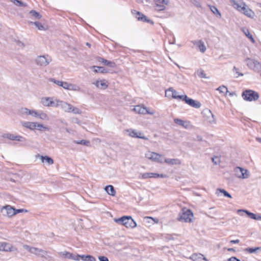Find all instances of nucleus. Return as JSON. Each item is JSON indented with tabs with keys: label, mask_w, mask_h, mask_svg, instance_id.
I'll return each mask as SVG.
<instances>
[{
	"label": "nucleus",
	"mask_w": 261,
	"mask_h": 261,
	"mask_svg": "<svg viewBox=\"0 0 261 261\" xmlns=\"http://www.w3.org/2000/svg\"><path fill=\"white\" fill-rule=\"evenodd\" d=\"M56 107H61V108L65 112H72L74 114H80L81 113L80 110L72 106L71 105L61 101L58 99H56Z\"/></svg>",
	"instance_id": "1"
},
{
	"label": "nucleus",
	"mask_w": 261,
	"mask_h": 261,
	"mask_svg": "<svg viewBox=\"0 0 261 261\" xmlns=\"http://www.w3.org/2000/svg\"><path fill=\"white\" fill-rule=\"evenodd\" d=\"M114 221L128 228H134L137 226V223L130 216H123L119 219H115Z\"/></svg>",
	"instance_id": "2"
},
{
	"label": "nucleus",
	"mask_w": 261,
	"mask_h": 261,
	"mask_svg": "<svg viewBox=\"0 0 261 261\" xmlns=\"http://www.w3.org/2000/svg\"><path fill=\"white\" fill-rule=\"evenodd\" d=\"M193 218L194 215L192 211L189 209L184 208L182 209V212L179 215L178 220L181 222L191 223L193 221Z\"/></svg>",
	"instance_id": "3"
},
{
	"label": "nucleus",
	"mask_w": 261,
	"mask_h": 261,
	"mask_svg": "<svg viewBox=\"0 0 261 261\" xmlns=\"http://www.w3.org/2000/svg\"><path fill=\"white\" fill-rule=\"evenodd\" d=\"M243 98L247 101H255L258 99V94L252 90H246L244 91L242 95Z\"/></svg>",
	"instance_id": "4"
},
{
	"label": "nucleus",
	"mask_w": 261,
	"mask_h": 261,
	"mask_svg": "<svg viewBox=\"0 0 261 261\" xmlns=\"http://www.w3.org/2000/svg\"><path fill=\"white\" fill-rule=\"evenodd\" d=\"M202 114L205 121H206L211 124H216V119L215 116L210 109H204L202 112Z\"/></svg>",
	"instance_id": "5"
},
{
	"label": "nucleus",
	"mask_w": 261,
	"mask_h": 261,
	"mask_svg": "<svg viewBox=\"0 0 261 261\" xmlns=\"http://www.w3.org/2000/svg\"><path fill=\"white\" fill-rule=\"evenodd\" d=\"M51 58L48 55H43L37 57L35 60L37 65L40 66H46L51 61Z\"/></svg>",
	"instance_id": "6"
},
{
	"label": "nucleus",
	"mask_w": 261,
	"mask_h": 261,
	"mask_svg": "<svg viewBox=\"0 0 261 261\" xmlns=\"http://www.w3.org/2000/svg\"><path fill=\"white\" fill-rule=\"evenodd\" d=\"M145 157L149 160L160 163L163 162V156L162 154L149 151L145 154Z\"/></svg>",
	"instance_id": "7"
},
{
	"label": "nucleus",
	"mask_w": 261,
	"mask_h": 261,
	"mask_svg": "<svg viewBox=\"0 0 261 261\" xmlns=\"http://www.w3.org/2000/svg\"><path fill=\"white\" fill-rule=\"evenodd\" d=\"M247 66L251 69L257 71L261 68L259 62L250 58H246L245 60Z\"/></svg>",
	"instance_id": "8"
},
{
	"label": "nucleus",
	"mask_w": 261,
	"mask_h": 261,
	"mask_svg": "<svg viewBox=\"0 0 261 261\" xmlns=\"http://www.w3.org/2000/svg\"><path fill=\"white\" fill-rule=\"evenodd\" d=\"M235 174L237 177L241 179H246L249 176V172L247 169L237 167L234 169Z\"/></svg>",
	"instance_id": "9"
},
{
	"label": "nucleus",
	"mask_w": 261,
	"mask_h": 261,
	"mask_svg": "<svg viewBox=\"0 0 261 261\" xmlns=\"http://www.w3.org/2000/svg\"><path fill=\"white\" fill-rule=\"evenodd\" d=\"M154 3V9L157 11H164L169 3V0H153Z\"/></svg>",
	"instance_id": "10"
},
{
	"label": "nucleus",
	"mask_w": 261,
	"mask_h": 261,
	"mask_svg": "<svg viewBox=\"0 0 261 261\" xmlns=\"http://www.w3.org/2000/svg\"><path fill=\"white\" fill-rule=\"evenodd\" d=\"M132 13L135 16L136 18L139 21H141L143 22H147L151 24H153L154 23L153 21L152 20L147 18L145 15L140 13V12L137 11L135 10H133L132 11Z\"/></svg>",
	"instance_id": "11"
},
{
	"label": "nucleus",
	"mask_w": 261,
	"mask_h": 261,
	"mask_svg": "<svg viewBox=\"0 0 261 261\" xmlns=\"http://www.w3.org/2000/svg\"><path fill=\"white\" fill-rule=\"evenodd\" d=\"M41 103L44 107H56V99L54 101L53 97H44L41 99Z\"/></svg>",
	"instance_id": "12"
},
{
	"label": "nucleus",
	"mask_w": 261,
	"mask_h": 261,
	"mask_svg": "<svg viewBox=\"0 0 261 261\" xmlns=\"http://www.w3.org/2000/svg\"><path fill=\"white\" fill-rule=\"evenodd\" d=\"M237 6V9L242 12L245 15L249 17H252L254 15L253 12L250 9L246 8L245 4H242V5H239V4H235Z\"/></svg>",
	"instance_id": "13"
},
{
	"label": "nucleus",
	"mask_w": 261,
	"mask_h": 261,
	"mask_svg": "<svg viewBox=\"0 0 261 261\" xmlns=\"http://www.w3.org/2000/svg\"><path fill=\"white\" fill-rule=\"evenodd\" d=\"M133 110L136 113L138 114H151L153 115L154 113V112L153 111H150L148 110V109L146 107H145L144 106H141L140 105L136 106L133 109Z\"/></svg>",
	"instance_id": "14"
},
{
	"label": "nucleus",
	"mask_w": 261,
	"mask_h": 261,
	"mask_svg": "<svg viewBox=\"0 0 261 261\" xmlns=\"http://www.w3.org/2000/svg\"><path fill=\"white\" fill-rule=\"evenodd\" d=\"M169 93H171V97L174 99H178L183 100L184 95H178V92L175 90L173 88H169L168 90H166L165 95L167 97H169L170 95H169Z\"/></svg>",
	"instance_id": "15"
},
{
	"label": "nucleus",
	"mask_w": 261,
	"mask_h": 261,
	"mask_svg": "<svg viewBox=\"0 0 261 261\" xmlns=\"http://www.w3.org/2000/svg\"><path fill=\"white\" fill-rule=\"evenodd\" d=\"M182 100L185 101L186 103L190 106L195 108L197 109L201 107V103L200 102L189 98L186 95H184V99Z\"/></svg>",
	"instance_id": "16"
},
{
	"label": "nucleus",
	"mask_w": 261,
	"mask_h": 261,
	"mask_svg": "<svg viewBox=\"0 0 261 261\" xmlns=\"http://www.w3.org/2000/svg\"><path fill=\"white\" fill-rule=\"evenodd\" d=\"M17 249L8 243L0 242V251L11 252L16 251Z\"/></svg>",
	"instance_id": "17"
},
{
	"label": "nucleus",
	"mask_w": 261,
	"mask_h": 261,
	"mask_svg": "<svg viewBox=\"0 0 261 261\" xmlns=\"http://www.w3.org/2000/svg\"><path fill=\"white\" fill-rule=\"evenodd\" d=\"M242 213H246L248 215V216L251 219L255 220H261V216L259 215H256L254 213H251L249 211L245 210H238V213L240 215H243V214H242Z\"/></svg>",
	"instance_id": "18"
},
{
	"label": "nucleus",
	"mask_w": 261,
	"mask_h": 261,
	"mask_svg": "<svg viewBox=\"0 0 261 261\" xmlns=\"http://www.w3.org/2000/svg\"><path fill=\"white\" fill-rule=\"evenodd\" d=\"M127 132L128 133V135L132 137L141 138L144 140L148 139L145 136H142V133L141 132H138L132 129H128Z\"/></svg>",
	"instance_id": "19"
},
{
	"label": "nucleus",
	"mask_w": 261,
	"mask_h": 261,
	"mask_svg": "<svg viewBox=\"0 0 261 261\" xmlns=\"http://www.w3.org/2000/svg\"><path fill=\"white\" fill-rule=\"evenodd\" d=\"M38 111L35 110H30L27 108H22L20 110V113L22 115H30L34 117H37Z\"/></svg>",
	"instance_id": "20"
},
{
	"label": "nucleus",
	"mask_w": 261,
	"mask_h": 261,
	"mask_svg": "<svg viewBox=\"0 0 261 261\" xmlns=\"http://www.w3.org/2000/svg\"><path fill=\"white\" fill-rule=\"evenodd\" d=\"M174 122L180 125L186 129H188L192 127V125L191 124V122L189 121H185L180 119H174Z\"/></svg>",
	"instance_id": "21"
},
{
	"label": "nucleus",
	"mask_w": 261,
	"mask_h": 261,
	"mask_svg": "<svg viewBox=\"0 0 261 261\" xmlns=\"http://www.w3.org/2000/svg\"><path fill=\"white\" fill-rule=\"evenodd\" d=\"M4 137L11 140H17L20 142L24 141L25 140L24 138L22 136L19 135H14L11 134H5L4 135Z\"/></svg>",
	"instance_id": "22"
},
{
	"label": "nucleus",
	"mask_w": 261,
	"mask_h": 261,
	"mask_svg": "<svg viewBox=\"0 0 261 261\" xmlns=\"http://www.w3.org/2000/svg\"><path fill=\"white\" fill-rule=\"evenodd\" d=\"M3 210L6 211L7 215L8 217H11L17 214L16 209L13 208L10 205H7L3 207Z\"/></svg>",
	"instance_id": "23"
},
{
	"label": "nucleus",
	"mask_w": 261,
	"mask_h": 261,
	"mask_svg": "<svg viewBox=\"0 0 261 261\" xmlns=\"http://www.w3.org/2000/svg\"><path fill=\"white\" fill-rule=\"evenodd\" d=\"M192 43L198 46L199 50L203 53L205 51L206 48L204 42L201 40L193 41Z\"/></svg>",
	"instance_id": "24"
},
{
	"label": "nucleus",
	"mask_w": 261,
	"mask_h": 261,
	"mask_svg": "<svg viewBox=\"0 0 261 261\" xmlns=\"http://www.w3.org/2000/svg\"><path fill=\"white\" fill-rule=\"evenodd\" d=\"M95 86L98 88L101 89H106L108 87V84H107L105 80L96 81L95 82L93 83Z\"/></svg>",
	"instance_id": "25"
},
{
	"label": "nucleus",
	"mask_w": 261,
	"mask_h": 261,
	"mask_svg": "<svg viewBox=\"0 0 261 261\" xmlns=\"http://www.w3.org/2000/svg\"><path fill=\"white\" fill-rule=\"evenodd\" d=\"M31 253L42 257L44 256L46 254L44 250L35 247H33V249H31Z\"/></svg>",
	"instance_id": "26"
},
{
	"label": "nucleus",
	"mask_w": 261,
	"mask_h": 261,
	"mask_svg": "<svg viewBox=\"0 0 261 261\" xmlns=\"http://www.w3.org/2000/svg\"><path fill=\"white\" fill-rule=\"evenodd\" d=\"M191 258L193 261H208L204 256L201 254H193L191 256Z\"/></svg>",
	"instance_id": "27"
},
{
	"label": "nucleus",
	"mask_w": 261,
	"mask_h": 261,
	"mask_svg": "<svg viewBox=\"0 0 261 261\" xmlns=\"http://www.w3.org/2000/svg\"><path fill=\"white\" fill-rule=\"evenodd\" d=\"M22 125L30 130H34L36 128L35 122L24 121L21 122Z\"/></svg>",
	"instance_id": "28"
},
{
	"label": "nucleus",
	"mask_w": 261,
	"mask_h": 261,
	"mask_svg": "<svg viewBox=\"0 0 261 261\" xmlns=\"http://www.w3.org/2000/svg\"><path fill=\"white\" fill-rule=\"evenodd\" d=\"M164 162L171 165H180L181 164L180 161L178 159H166Z\"/></svg>",
	"instance_id": "29"
},
{
	"label": "nucleus",
	"mask_w": 261,
	"mask_h": 261,
	"mask_svg": "<svg viewBox=\"0 0 261 261\" xmlns=\"http://www.w3.org/2000/svg\"><path fill=\"white\" fill-rule=\"evenodd\" d=\"M105 190L106 192L110 195L114 196L116 194V192L114 188V187L112 185L107 186L105 188Z\"/></svg>",
	"instance_id": "30"
},
{
	"label": "nucleus",
	"mask_w": 261,
	"mask_h": 261,
	"mask_svg": "<svg viewBox=\"0 0 261 261\" xmlns=\"http://www.w3.org/2000/svg\"><path fill=\"white\" fill-rule=\"evenodd\" d=\"M38 156L40 158V160L43 163L46 162L49 165L54 164L53 160L48 156L39 155Z\"/></svg>",
	"instance_id": "31"
},
{
	"label": "nucleus",
	"mask_w": 261,
	"mask_h": 261,
	"mask_svg": "<svg viewBox=\"0 0 261 261\" xmlns=\"http://www.w3.org/2000/svg\"><path fill=\"white\" fill-rule=\"evenodd\" d=\"M98 61L101 62L104 65L108 66L112 68H114L116 66V64L114 62L108 61L102 58H99V59H98Z\"/></svg>",
	"instance_id": "32"
},
{
	"label": "nucleus",
	"mask_w": 261,
	"mask_h": 261,
	"mask_svg": "<svg viewBox=\"0 0 261 261\" xmlns=\"http://www.w3.org/2000/svg\"><path fill=\"white\" fill-rule=\"evenodd\" d=\"M241 30L244 33L245 36L246 37H247L249 39H250V40L252 43H255V41L252 35L250 33V32L248 29L243 28L241 29Z\"/></svg>",
	"instance_id": "33"
},
{
	"label": "nucleus",
	"mask_w": 261,
	"mask_h": 261,
	"mask_svg": "<svg viewBox=\"0 0 261 261\" xmlns=\"http://www.w3.org/2000/svg\"><path fill=\"white\" fill-rule=\"evenodd\" d=\"M92 68L93 69V71L95 73L100 72L105 73L108 72V71L103 67L93 66L92 67Z\"/></svg>",
	"instance_id": "34"
},
{
	"label": "nucleus",
	"mask_w": 261,
	"mask_h": 261,
	"mask_svg": "<svg viewBox=\"0 0 261 261\" xmlns=\"http://www.w3.org/2000/svg\"><path fill=\"white\" fill-rule=\"evenodd\" d=\"M37 117L42 120H48L49 119L47 115L42 111H38Z\"/></svg>",
	"instance_id": "35"
},
{
	"label": "nucleus",
	"mask_w": 261,
	"mask_h": 261,
	"mask_svg": "<svg viewBox=\"0 0 261 261\" xmlns=\"http://www.w3.org/2000/svg\"><path fill=\"white\" fill-rule=\"evenodd\" d=\"M36 128L40 131H47L49 130V128L47 126H44L41 123L35 122Z\"/></svg>",
	"instance_id": "36"
},
{
	"label": "nucleus",
	"mask_w": 261,
	"mask_h": 261,
	"mask_svg": "<svg viewBox=\"0 0 261 261\" xmlns=\"http://www.w3.org/2000/svg\"><path fill=\"white\" fill-rule=\"evenodd\" d=\"M216 193L218 196H219L220 193H222L225 197L231 198V196L230 195V194H229L227 191H226L224 189H218L217 190Z\"/></svg>",
	"instance_id": "37"
},
{
	"label": "nucleus",
	"mask_w": 261,
	"mask_h": 261,
	"mask_svg": "<svg viewBox=\"0 0 261 261\" xmlns=\"http://www.w3.org/2000/svg\"><path fill=\"white\" fill-rule=\"evenodd\" d=\"M196 74L200 78L208 79L206 74L205 73L204 70L202 69H199L196 71Z\"/></svg>",
	"instance_id": "38"
},
{
	"label": "nucleus",
	"mask_w": 261,
	"mask_h": 261,
	"mask_svg": "<svg viewBox=\"0 0 261 261\" xmlns=\"http://www.w3.org/2000/svg\"><path fill=\"white\" fill-rule=\"evenodd\" d=\"M68 90L74 91H79L81 90V88L77 85L69 83Z\"/></svg>",
	"instance_id": "39"
},
{
	"label": "nucleus",
	"mask_w": 261,
	"mask_h": 261,
	"mask_svg": "<svg viewBox=\"0 0 261 261\" xmlns=\"http://www.w3.org/2000/svg\"><path fill=\"white\" fill-rule=\"evenodd\" d=\"M11 2L14 3L15 5L20 7H27V5L26 3H24L22 1L19 0H10Z\"/></svg>",
	"instance_id": "40"
},
{
	"label": "nucleus",
	"mask_w": 261,
	"mask_h": 261,
	"mask_svg": "<svg viewBox=\"0 0 261 261\" xmlns=\"http://www.w3.org/2000/svg\"><path fill=\"white\" fill-rule=\"evenodd\" d=\"M74 142L77 144H81L86 146H89L90 145V142L89 141L82 140L80 141H74Z\"/></svg>",
	"instance_id": "41"
},
{
	"label": "nucleus",
	"mask_w": 261,
	"mask_h": 261,
	"mask_svg": "<svg viewBox=\"0 0 261 261\" xmlns=\"http://www.w3.org/2000/svg\"><path fill=\"white\" fill-rule=\"evenodd\" d=\"M30 14L36 19H39L41 18V15L35 10H31Z\"/></svg>",
	"instance_id": "42"
},
{
	"label": "nucleus",
	"mask_w": 261,
	"mask_h": 261,
	"mask_svg": "<svg viewBox=\"0 0 261 261\" xmlns=\"http://www.w3.org/2000/svg\"><path fill=\"white\" fill-rule=\"evenodd\" d=\"M166 176H167L165 174H160L155 173H151L150 178H159V177L165 178Z\"/></svg>",
	"instance_id": "43"
},
{
	"label": "nucleus",
	"mask_w": 261,
	"mask_h": 261,
	"mask_svg": "<svg viewBox=\"0 0 261 261\" xmlns=\"http://www.w3.org/2000/svg\"><path fill=\"white\" fill-rule=\"evenodd\" d=\"M217 90L219 91L221 93L226 94L228 92L227 88L224 86L219 87Z\"/></svg>",
	"instance_id": "44"
},
{
	"label": "nucleus",
	"mask_w": 261,
	"mask_h": 261,
	"mask_svg": "<svg viewBox=\"0 0 261 261\" xmlns=\"http://www.w3.org/2000/svg\"><path fill=\"white\" fill-rule=\"evenodd\" d=\"M212 162L215 165H219L221 162L220 157L215 156L212 158Z\"/></svg>",
	"instance_id": "45"
},
{
	"label": "nucleus",
	"mask_w": 261,
	"mask_h": 261,
	"mask_svg": "<svg viewBox=\"0 0 261 261\" xmlns=\"http://www.w3.org/2000/svg\"><path fill=\"white\" fill-rule=\"evenodd\" d=\"M260 249V247H255L254 248H247L245 249V250L246 251H247L248 252L250 253H254L256 251H257V250H259Z\"/></svg>",
	"instance_id": "46"
},
{
	"label": "nucleus",
	"mask_w": 261,
	"mask_h": 261,
	"mask_svg": "<svg viewBox=\"0 0 261 261\" xmlns=\"http://www.w3.org/2000/svg\"><path fill=\"white\" fill-rule=\"evenodd\" d=\"M59 254L61 256H62L65 258H69L70 256V257L71 256V253H70L68 252H67V251L61 252Z\"/></svg>",
	"instance_id": "47"
},
{
	"label": "nucleus",
	"mask_w": 261,
	"mask_h": 261,
	"mask_svg": "<svg viewBox=\"0 0 261 261\" xmlns=\"http://www.w3.org/2000/svg\"><path fill=\"white\" fill-rule=\"evenodd\" d=\"M49 81L50 82H53L54 83L56 84V85H57L60 87H62V82H63L62 81L56 80L55 79H53V78L49 79Z\"/></svg>",
	"instance_id": "48"
},
{
	"label": "nucleus",
	"mask_w": 261,
	"mask_h": 261,
	"mask_svg": "<svg viewBox=\"0 0 261 261\" xmlns=\"http://www.w3.org/2000/svg\"><path fill=\"white\" fill-rule=\"evenodd\" d=\"M211 11L213 12V13L215 14L218 15L219 17L221 16V14L219 12L218 9L215 7V6H213L211 8Z\"/></svg>",
	"instance_id": "49"
},
{
	"label": "nucleus",
	"mask_w": 261,
	"mask_h": 261,
	"mask_svg": "<svg viewBox=\"0 0 261 261\" xmlns=\"http://www.w3.org/2000/svg\"><path fill=\"white\" fill-rule=\"evenodd\" d=\"M34 24L35 25V26L40 30H42L44 29L43 25L40 23L39 22L36 21L34 22Z\"/></svg>",
	"instance_id": "50"
},
{
	"label": "nucleus",
	"mask_w": 261,
	"mask_h": 261,
	"mask_svg": "<svg viewBox=\"0 0 261 261\" xmlns=\"http://www.w3.org/2000/svg\"><path fill=\"white\" fill-rule=\"evenodd\" d=\"M141 178L143 179H146L150 178L151 173H144L141 174Z\"/></svg>",
	"instance_id": "51"
},
{
	"label": "nucleus",
	"mask_w": 261,
	"mask_h": 261,
	"mask_svg": "<svg viewBox=\"0 0 261 261\" xmlns=\"http://www.w3.org/2000/svg\"><path fill=\"white\" fill-rule=\"evenodd\" d=\"M69 258L72 259H73L75 260H79L80 259V255H79V254L75 255V254H73L71 253V257L70 256Z\"/></svg>",
	"instance_id": "52"
},
{
	"label": "nucleus",
	"mask_w": 261,
	"mask_h": 261,
	"mask_svg": "<svg viewBox=\"0 0 261 261\" xmlns=\"http://www.w3.org/2000/svg\"><path fill=\"white\" fill-rule=\"evenodd\" d=\"M69 83L66 82H63L62 87H63L64 89L68 90V86H69Z\"/></svg>",
	"instance_id": "53"
},
{
	"label": "nucleus",
	"mask_w": 261,
	"mask_h": 261,
	"mask_svg": "<svg viewBox=\"0 0 261 261\" xmlns=\"http://www.w3.org/2000/svg\"><path fill=\"white\" fill-rule=\"evenodd\" d=\"M233 71L236 72V74L237 75V76H242L243 74L242 73H240L239 72V69L236 67H233Z\"/></svg>",
	"instance_id": "54"
},
{
	"label": "nucleus",
	"mask_w": 261,
	"mask_h": 261,
	"mask_svg": "<svg viewBox=\"0 0 261 261\" xmlns=\"http://www.w3.org/2000/svg\"><path fill=\"white\" fill-rule=\"evenodd\" d=\"M98 259L99 260V261H109L108 258L104 256H98Z\"/></svg>",
	"instance_id": "55"
},
{
	"label": "nucleus",
	"mask_w": 261,
	"mask_h": 261,
	"mask_svg": "<svg viewBox=\"0 0 261 261\" xmlns=\"http://www.w3.org/2000/svg\"><path fill=\"white\" fill-rule=\"evenodd\" d=\"M87 261H96V259L93 256L90 255H88V258Z\"/></svg>",
	"instance_id": "56"
},
{
	"label": "nucleus",
	"mask_w": 261,
	"mask_h": 261,
	"mask_svg": "<svg viewBox=\"0 0 261 261\" xmlns=\"http://www.w3.org/2000/svg\"><path fill=\"white\" fill-rule=\"evenodd\" d=\"M80 258H81L84 261H87L88 255H80Z\"/></svg>",
	"instance_id": "57"
},
{
	"label": "nucleus",
	"mask_w": 261,
	"mask_h": 261,
	"mask_svg": "<svg viewBox=\"0 0 261 261\" xmlns=\"http://www.w3.org/2000/svg\"><path fill=\"white\" fill-rule=\"evenodd\" d=\"M23 248H25V249L28 250L29 252H31V250L32 249H33V247H31L28 245H24L23 246Z\"/></svg>",
	"instance_id": "58"
},
{
	"label": "nucleus",
	"mask_w": 261,
	"mask_h": 261,
	"mask_svg": "<svg viewBox=\"0 0 261 261\" xmlns=\"http://www.w3.org/2000/svg\"><path fill=\"white\" fill-rule=\"evenodd\" d=\"M229 261H240V260L235 257H231L229 259Z\"/></svg>",
	"instance_id": "59"
},
{
	"label": "nucleus",
	"mask_w": 261,
	"mask_h": 261,
	"mask_svg": "<svg viewBox=\"0 0 261 261\" xmlns=\"http://www.w3.org/2000/svg\"><path fill=\"white\" fill-rule=\"evenodd\" d=\"M194 2H193V3L194 4V5L196 7H200V3L198 2H197V1H196L195 0H194Z\"/></svg>",
	"instance_id": "60"
},
{
	"label": "nucleus",
	"mask_w": 261,
	"mask_h": 261,
	"mask_svg": "<svg viewBox=\"0 0 261 261\" xmlns=\"http://www.w3.org/2000/svg\"><path fill=\"white\" fill-rule=\"evenodd\" d=\"M230 242L232 244H237V243H239L240 242V240L238 239L235 240H231V241H230Z\"/></svg>",
	"instance_id": "61"
},
{
	"label": "nucleus",
	"mask_w": 261,
	"mask_h": 261,
	"mask_svg": "<svg viewBox=\"0 0 261 261\" xmlns=\"http://www.w3.org/2000/svg\"><path fill=\"white\" fill-rule=\"evenodd\" d=\"M16 211L17 214H18L19 213H20V212L23 211V209H18V210H16Z\"/></svg>",
	"instance_id": "62"
},
{
	"label": "nucleus",
	"mask_w": 261,
	"mask_h": 261,
	"mask_svg": "<svg viewBox=\"0 0 261 261\" xmlns=\"http://www.w3.org/2000/svg\"><path fill=\"white\" fill-rule=\"evenodd\" d=\"M256 140L259 143H261V138H256Z\"/></svg>",
	"instance_id": "63"
},
{
	"label": "nucleus",
	"mask_w": 261,
	"mask_h": 261,
	"mask_svg": "<svg viewBox=\"0 0 261 261\" xmlns=\"http://www.w3.org/2000/svg\"><path fill=\"white\" fill-rule=\"evenodd\" d=\"M233 249H232V248H228V251H233Z\"/></svg>",
	"instance_id": "64"
}]
</instances>
